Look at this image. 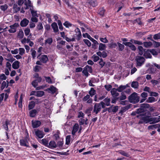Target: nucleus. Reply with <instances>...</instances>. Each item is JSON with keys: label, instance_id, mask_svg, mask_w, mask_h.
I'll return each instance as SVG.
<instances>
[{"label": "nucleus", "instance_id": "f257e3e1", "mask_svg": "<svg viewBox=\"0 0 160 160\" xmlns=\"http://www.w3.org/2000/svg\"><path fill=\"white\" fill-rule=\"evenodd\" d=\"M24 4L26 6V7H24V9H27L30 8L32 17H38L37 11L33 10V7L31 4V2L30 0H28L27 2L26 0H25Z\"/></svg>", "mask_w": 160, "mask_h": 160}, {"label": "nucleus", "instance_id": "f03ea898", "mask_svg": "<svg viewBox=\"0 0 160 160\" xmlns=\"http://www.w3.org/2000/svg\"><path fill=\"white\" fill-rule=\"evenodd\" d=\"M140 98L138 94L136 92H133L128 97L129 102L134 104L138 102L139 101Z\"/></svg>", "mask_w": 160, "mask_h": 160}, {"label": "nucleus", "instance_id": "7ed1b4c3", "mask_svg": "<svg viewBox=\"0 0 160 160\" xmlns=\"http://www.w3.org/2000/svg\"><path fill=\"white\" fill-rule=\"evenodd\" d=\"M105 108V103L103 102H101L99 103H95L94 107L93 112L97 114L100 112L102 108Z\"/></svg>", "mask_w": 160, "mask_h": 160}, {"label": "nucleus", "instance_id": "20e7f679", "mask_svg": "<svg viewBox=\"0 0 160 160\" xmlns=\"http://www.w3.org/2000/svg\"><path fill=\"white\" fill-rule=\"evenodd\" d=\"M135 60L137 62V65L138 66H141L144 63L145 59L142 56H137Z\"/></svg>", "mask_w": 160, "mask_h": 160}, {"label": "nucleus", "instance_id": "39448f33", "mask_svg": "<svg viewBox=\"0 0 160 160\" xmlns=\"http://www.w3.org/2000/svg\"><path fill=\"white\" fill-rule=\"evenodd\" d=\"M136 112L138 114H139L137 115V117L140 118V117H142V116H144L145 114H148L149 113L148 112H144L143 109L141 108L138 109L137 110Z\"/></svg>", "mask_w": 160, "mask_h": 160}, {"label": "nucleus", "instance_id": "423d86ee", "mask_svg": "<svg viewBox=\"0 0 160 160\" xmlns=\"http://www.w3.org/2000/svg\"><path fill=\"white\" fill-rule=\"evenodd\" d=\"M28 136H26L25 138H24V139H21L20 140V145L21 146H25L26 147H29V143L27 141V139H28Z\"/></svg>", "mask_w": 160, "mask_h": 160}, {"label": "nucleus", "instance_id": "0eeeda50", "mask_svg": "<svg viewBox=\"0 0 160 160\" xmlns=\"http://www.w3.org/2000/svg\"><path fill=\"white\" fill-rule=\"evenodd\" d=\"M123 44L125 46H128L132 51H135L136 49V48L135 46L130 42H123Z\"/></svg>", "mask_w": 160, "mask_h": 160}, {"label": "nucleus", "instance_id": "6e6552de", "mask_svg": "<svg viewBox=\"0 0 160 160\" xmlns=\"http://www.w3.org/2000/svg\"><path fill=\"white\" fill-rule=\"evenodd\" d=\"M32 125L33 128H36L39 127L41 124V122L40 121L36 120L32 121Z\"/></svg>", "mask_w": 160, "mask_h": 160}, {"label": "nucleus", "instance_id": "1a4fd4ad", "mask_svg": "<svg viewBox=\"0 0 160 160\" xmlns=\"http://www.w3.org/2000/svg\"><path fill=\"white\" fill-rule=\"evenodd\" d=\"M39 59L43 63H46L48 61V58L46 55H42L41 56Z\"/></svg>", "mask_w": 160, "mask_h": 160}, {"label": "nucleus", "instance_id": "9d476101", "mask_svg": "<svg viewBox=\"0 0 160 160\" xmlns=\"http://www.w3.org/2000/svg\"><path fill=\"white\" fill-rule=\"evenodd\" d=\"M118 106H114L112 105L108 108V111L109 112H116L118 111Z\"/></svg>", "mask_w": 160, "mask_h": 160}, {"label": "nucleus", "instance_id": "9b49d317", "mask_svg": "<svg viewBox=\"0 0 160 160\" xmlns=\"http://www.w3.org/2000/svg\"><path fill=\"white\" fill-rule=\"evenodd\" d=\"M35 134L38 137L40 138H42L44 135V134L43 132L39 130H37L35 131Z\"/></svg>", "mask_w": 160, "mask_h": 160}, {"label": "nucleus", "instance_id": "f8f14e48", "mask_svg": "<svg viewBox=\"0 0 160 160\" xmlns=\"http://www.w3.org/2000/svg\"><path fill=\"white\" fill-rule=\"evenodd\" d=\"M18 24L15 23L12 25L10 26L11 29L8 30V31L10 33H14L16 31V28L18 26Z\"/></svg>", "mask_w": 160, "mask_h": 160}, {"label": "nucleus", "instance_id": "ddd939ff", "mask_svg": "<svg viewBox=\"0 0 160 160\" xmlns=\"http://www.w3.org/2000/svg\"><path fill=\"white\" fill-rule=\"evenodd\" d=\"M47 147L50 148H55L57 147V145L54 141H51L49 144L48 143Z\"/></svg>", "mask_w": 160, "mask_h": 160}, {"label": "nucleus", "instance_id": "4468645a", "mask_svg": "<svg viewBox=\"0 0 160 160\" xmlns=\"http://www.w3.org/2000/svg\"><path fill=\"white\" fill-rule=\"evenodd\" d=\"M20 62L18 61H15L12 64V68L15 69H18L20 67Z\"/></svg>", "mask_w": 160, "mask_h": 160}, {"label": "nucleus", "instance_id": "2eb2a0df", "mask_svg": "<svg viewBox=\"0 0 160 160\" xmlns=\"http://www.w3.org/2000/svg\"><path fill=\"white\" fill-rule=\"evenodd\" d=\"M29 21L26 18L23 19L20 22V25L22 27L26 26L28 24Z\"/></svg>", "mask_w": 160, "mask_h": 160}, {"label": "nucleus", "instance_id": "dca6fc26", "mask_svg": "<svg viewBox=\"0 0 160 160\" xmlns=\"http://www.w3.org/2000/svg\"><path fill=\"white\" fill-rule=\"evenodd\" d=\"M147 114H145L144 116L141 117V120H142L144 122L146 123H148L149 122L150 117L147 116Z\"/></svg>", "mask_w": 160, "mask_h": 160}, {"label": "nucleus", "instance_id": "f3484780", "mask_svg": "<svg viewBox=\"0 0 160 160\" xmlns=\"http://www.w3.org/2000/svg\"><path fill=\"white\" fill-rule=\"evenodd\" d=\"M51 27L54 32H57L58 31V29L57 24L56 22H53L51 24Z\"/></svg>", "mask_w": 160, "mask_h": 160}, {"label": "nucleus", "instance_id": "a211bd4d", "mask_svg": "<svg viewBox=\"0 0 160 160\" xmlns=\"http://www.w3.org/2000/svg\"><path fill=\"white\" fill-rule=\"evenodd\" d=\"M79 128V125L78 124L76 123L74 125L72 133L73 135H74L76 132L78 131Z\"/></svg>", "mask_w": 160, "mask_h": 160}, {"label": "nucleus", "instance_id": "6ab92c4d", "mask_svg": "<svg viewBox=\"0 0 160 160\" xmlns=\"http://www.w3.org/2000/svg\"><path fill=\"white\" fill-rule=\"evenodd\" d=\"M118 90L117 89L113 88L111 91V92L113 97L118 96L119 95V93L117 92Z\"/></svg>", "mask_w": 160, "mask_h": 160}, {"label": "nucleus", "instance_id": "aec40b11", "mask_svg": "<svg viewBox=\"0 0 160 160\" xmlns=\"http://www.w3.org/2000/svg\"><path fill=\"white\" fill-rule=\"evenodd\" d=\"M149 122L150 124H154L158 122L157 117L150 118Z\"/></svg>", "mask_w": 160, "mask_h": 160}, {"label": "nucleus", "instance_id": "412c9836", "mask_svg": "<svg viewBox=\"0 0 160 160\" xmlns=\"http://www.w3.org/2000/svg\"><path fill=\"white\" fill-rule=\"evenodd\" d=\"M53 42L52 38H48L45 40L44 44L45 45L48 44L50 45Z\"/></svg>", "mask_w": 160, "mask_h": 160}, {"label": "nucleus", "instance_id": "4be33fe9", "mask_svg": "<svg viewBox=\"0 0 160 160\" xmlns=\"http://www.w3.org/2000/svg\"><path fill=\"white\" fill-rule=\"evenodd\" d=\"M138 50L139 54L140 55H142L143 54L145 51V49L143 48V47L140 46H138Z\"/></svg>", "mask_w": 160, "mask_h": 160}, {"label": "nucleus", "instance_id": "5701e85b", "mask_svg": "<svg viewBox=\"0 0 160 160\" xmlns=\"http://www.w3.org/2000/svg\"><path fill=\"white\" fill-rule=\"evenodd\" d=\"M144 56L147 58H152V56L151 54L150 51L148 50L145 52L144 53Z\"/></svg>", "mask_w": 160, "mask_h": 160}, {"label": "nucleus", "instance_id": "b1692460", "mask_svg": "<svg viewBox=\"0 0 160 160\" xmlns=\"http://www.w3.org/2000/svg\"><path fill=\"white\" fill-rule=\"evenodd\" d=\"M88 3V6H92L93 7H95L97 5V2L95 0H91Z\"/></svg>", "mask_w": 160, "mask_h": 160}, {"label": "nucleus", "instance_id": "393cba45", "mask_svg": "<svg viewBox=\"0 0 160 160\" xmlns=\"http://www.w3.org/2000/svg\"><path fill=\"white\" fill-rule=\"evenodd\" d=\"M12 9L13 12L14 13H16L20 10V8L18 7L17 5L14 4Z\"/></svg>", "mask_w": 160, "mask_h": 160}, {"label": "nucleus", "instance_id": "a878e982", "mask_svg": "<svg viewBox=\"0 0 160 160\" xmlns=\"http://www.w3.org/2000/svg\"><path fill=\"white\" fill-rule=\"evenodd\" d=\"M106 48V45L105 44L100 43L99 44L98 49L100 51H103Z\"/></svg>", "mask_w": 160, "mask_h": 160}, {"label": "nucleus", "instance_id": "bb28decb", "mask_svg": "<svg viewBox=\"0 0 160 160\" xmlns=\"http://www.w3.org/2000/svg\"><path fill=\"white\" fill-rule=\"evenodd\" d=\"M156 101L155 98L153 97H149L146 100V102L148 103H152Z\"/></svg>", "mask_w": 160, "mask_h": 160}, {"label": "nucleus", "instance_id": "cd10ccee", "mask_svg": "<svg viewBox=\"0 0 160 160\" xmlns=\"http://www.w3.org/2000/svg\"><path fill=\"white\" fill-rule=\"evenodd\" d=\"M37 110L35 109H33L29 112L30 116L32 117H35L37 113Z\"/></svg>", "mask_w": 160, "mask_h": 160}, {"label": "nucleus", "instance_id": "c85d7f7f", "mask_svg": "<svg viewBox=\"0 0 160 160\" xmlns=\"http://www.w3.org/2000/svg\"><path fill=\"white\" fill-rule=\"evenodd\" d=\"M48 90L50 91L52 93H54L57 91V88L53 86H51Z\"/></svg>", "mask_w": 160, "mask_h": 160}, {"label": "nucleus", "instance_id": "c756f323", "mask_svg": "<svg viewBox=\"0 0 160 160\" xmlns=\"http://www.w3.org/2000/svg\"><path fill=\"white\" fill-rule=\"evenodd\" d=\"M36 93V96L39 97H42L44 94V92L41 91H37Z\"/></svg>", "mask_w": 160, "mask_h": 160}, {"label": "nucleus", "instance_id": "7c9ffc66", "mask_svg": "<svg viewBox=\"0 0 160 160\" xmlns=\"http://www.w3.org/2000/svg\"><path fill=\"white\" fill-rule=\"evenodd\" d=\"M138 86V83L137 81H133L131 84V86L135 88H137Z\"/></svg>", "mask_w": 160, "mask_h": 160}, {"label": "nucleus", "instance_id": "2f4dec72", "mask_svg": "<svg viewBox=\"0 0 160 160\" xmlns=\"http://www.w3.org/2000/svg\"><path fill=\"white\" fill-rule=\"evenodd\" d=\"M8 8V6L7 5L5 4L3 5H1L0 6V8L2 11L4 12L7 10Z\"/></svg>", "mask_w": 160, "mask_h": 160}, {"label": "nucleus", "instance_id": "473e14b6", "mask_svg": "<svg viewBox=\"0 0 160 160\" xmlns=\"http://www.w3.org/2000/svg\"><path fill=\"white\" fill-rule=\"evenodd\" d=\"M7 82L5 81H3L2 83V86L1 87V88L2 89H3L6 87H7L8 86V81H7Z\"/></svg>", "mask_w": 160, "mask_h": 160}, {"label": "nucleus", "instance_id": "72a5a7b5", "mask_svg": "<svg viewBox=\"0 0 160 160\" xmlns=\"http://www.w3.org/2000/svg\"><path fill=\"white\" fill-rule=\"evenodd\" d=\"M104 102L105 103V106H109L110 105V98H106L104 100Z\"/></svg>", "mask_w": 160, "mask_h": 160}, {"label": "nucleus", "instance_id": "f704fd0d", "mask_svg": "<svg viewBox=\"0 0 160 160\" xmlns=\"http://www.w3.org/2000/svg\"><path fill=\"white\" fill-rule=\"evenodd\" d=\"M35 105V103L33 101L31 102L28 105V108L29 110L31 109L34 108Z\"/></svg>", "mask_w": 160, "mask_h": 160}, {"label": "nucleus", "instance_id": "c9c22d12", "mask_svg": "<svg viewBox=\"0 0 160 160\" xmlns=\"http://www.w3.org/2000/svg\"><path fill=\"white\" fill-rule=\"evenodd\" d=\"M31 54L32 56L33 59H35L36 57V52L35 50L32 48L31 49Z\"/></svg>", "mask_w": 160, "mask_h": 160}, {"label": "nucleus", "instance_id": "e433bc0d", "mask_svg": "<svg viewBox=\"0 0 160 160\" xmlns=\"http://www.w3.org/2000/svg\"><path fill=\"white\" fill-rule=\"evenodd\" d=\"M119 153L120 154H121L122 155H123L124 156L127 157H129V155L127 153L121 150L118 151Z\"/></svg>", "mask_w": 160, "mask_h": 160}, {"label": "nucleus", "instance_id": "4c0bfd02", "mask_svg": "<svg viewBox=\"0 0 160 160\" xmlns=\"http://www.w3.org/2000/svg\"><path fill=\"white\" fill-rule=\"evenodd\" d=\"M89 94L91 97H92L96 93V91L94 90V88H91L90 91L89 92Z\"/></svg>", "mask_w": 160, "mask_h": 160}, {"label": "nucleus", "instance_id": "58836bf2", "mask_svg": "<svg viewBox=\"0 0 160 160\" xmlns=\"http://www.w3.org/2000/svg\"><path fill=\"white\" fill-rule=\"evenodd\" d=\"M85 68L88 72H89L90 73H92V70L91 66L87 65L85 67Z\"/></svg>", "mask_w": 160, "mask_h": 160}, {"label": "nucleus", "instance_id": "ea45409f", "mask_svg": "<svg viewBox=\"0 0 160 160\" xmlns=\"http://www.w3.org/2000/svg\"><path fill=\"white\" fill-rule=\"evenodd\" d=\"M105 12V9L103 8H101L99 9L98 13L101 16H103L104 15Z\"/></svg>", "mask_w": 160, "mask_h": 160}, {"label": "nucleus", "instance_id": "a19ab883", "mask_svg": "<svg viewBox=\"0 0 160 160\" xmlns=\"http://www.w3.org/2000/svg\"><path fill=\"white\" fill-rule=\"evenodd\" d=\"M92 58L93 59V61L95 62H97L100 59L99 57L98 56L96 55L95 54H94L92 56Z\"/></svg>", "mask_w": 160, "mask_h": 160}, {"label": "nucleus", "instance_id": "79ce46f5", "mask_svg": "<svg viewBox=\"0 0 160 160\" xmlns=\"http://www.w3.org/2000/svg\"><path fill=\"white\" fill-rule=\"evenodd\" d=\"M18 50L19 54L21 56H22L25 53V50L24 48H19Z\"/></svg>", "mask_w": 160, "mask_h": 160}, {"label": "nucleus", "instance_id": "37998d69", "mask_svg": "<svg viewBox=\"0 0 160 160\" xmlns=\"http://www.w3.org/2000/svg\"><path fill=\"white\" fill-rule=\"evenodd\" d=\"M24 36V33L22 30H19L18 34V37L19 38H22Z\"/></svg>", "mask_w": 160, "mask_h": 160}, {"label": "nucleus", "instance_id": "c03bdc74", "mask_svg": "<svg viewBox=\"0 0 160 160\" xmlns=\"http://www.w3.org/2000/svg\"><path fill=\"white\" fill-rule=\"evenodd\" d=\"M81 37L82 36H79V37H78V34H77L75 33V34L73 35V36L72 38L74 39V41H75V39L77 40V41L79 40Z\"/></svg>", "mask_w": 160, "mask_h": 160}, {"label": "nucleus", "instance_id": "a18cd8bd", "mask_svg": "<svg viewBox=\"0 0 160 160\" xmlns=\"http://www.w3.org/2000/svg\"><path fill=\"white\" fill-rule=\"evenodd\" d=\"M117 44L119 48V50L120 51H122L124 48V45L118 42L117 43Z\"/></svg>", "mask_w": 160, "mask_h": 160}, {"label": "nucleus", "instance_id": "49530a36", "mask_svg": "<svg viewBox=\"0 0 160 160\" xmlns=\"http://www.w3.org/2000/svg\"><path fill=\"white\" fill-rule=\"evenodd\" d=\"M5 69H7L10 71L11 70V65L9 62H7L6 63V68Z\"/></svg>", "mask_w": 160, "mask_h": 160}, {"label": "nucleus", "instance_id": "de8ad7c7", "mask_svg": "<svg viewBox=\"0 0 160 160\" xmlns=\"http://www.w3.org/2000/svg\"><path fill=\"white\" fill-rule=\"evenodd\" d=\"M158 126V125L157 124L150 125L148 127V129H154L157 128Z\"/></svg>", "mask_w": 160, "mask_h": 160}, {"label": "nucleus", "instance_id": "09e8293b", "mask_svg": "<svg viewBox=\"0 0 160 160\" xmlns=\"http://www.w3.org/2000/svg\"><path fill=\"white\" fill-rule=\"evenodd\" d=\"M74 31L76 33V34H78V37H79V36H82L80 30L78 28H77L76 29H75Z\"/></svg>", "mask_w": 160, "mask_h": 160}, {"label": "nucleus", "instance_id": "8fccbe9b", "mask_svg": "<svg viewBox=\"0 0 160 160\" xmlns=\"http://www.w3.org/2000/svg\"><path fill=\"white\" fill-rule=\"evenodd\" d=\"M37 28L38 30H43V27L41 22H39L37 26Z\"/></svg>", "mask_w": 160, "mask_h": 160}, {"label": "nucleus", "instance_id": "3c124183", "mask_svg": "<svg viewBox=\"0 0 160 160\" xmlns=\"http://www.w3.org/2000/svg\"><path fill=\"white\" fill-rule=\"evenodd\" d=\"M46 82L48 83H52V82L51 79V78L49 77H44Z\"/></svg>", "mask_w": 160, "mask_h": 160}, {"label": "nucleus", "instance_id": "603ef678", "mask_svg": "<svg viewBox=\"0 0 160 160\" xmlns=\"http://www.w3.org/2000/svg\"><path fill=\"white\" fill-rule=\"evenodd\" d=\"M63 25L66 28H69V27H71L72 26V24L69 22L68 21H66L64 23Z\"/></svg>", "mask_w": 160, "mask_h": 160}, {"label": "nucleus", "instance_id": "864d4df0", "mask_svg": "<svg viewBox=\"0 0 160 160\" xmlns=\"http://www.w3.org/2000/svg\"><path fill=\"white\" fill-rule=\"evenodd\" d=\"M84 43L88 47L91 46V43L90 42L88 39H84L83 40Z\"/></svg>", "mask_w": 160, "mask_h": 160}, {"label": "nucleus", "instance_id": "5fc2aeb1", "mask_svg": "<svg viewBox=\"0 0 160 160\" xmlns=\"http://www.w3.org/2000/svg\"><path fill=\"white\" fill-rule=\"evenodd\" d=\"M70 136L69 135L67 136L66 138V144L68 145L69 144L70 142Z\"/></svg>", "mask_w": 160, "mask_h": 160}, {"label": "nucleus", "instance_id": "6e6d98bb", "mask_svg": "<svg viewBox=\"0 0 160 160\" xmlns=\"http://www.w3.org/2000/svg\"><path fill=\"white\" fill-rule=\"evenodd\" d=\"M126 87L125 86L121 85L117 89L118 91L119 92H122L123 90H124Z\"/></svg>", "mask_w": 160, "mask_h": 160}, {"label": "nucleus", "instance_id": "4d7b16f0", "mask_svg": "<svg viewBox=\"0 0 160 160\" xmlns=\"http://www.w3.org/2000/svg\"><path fill=\"white\" fill-rule=\"evenodd\" d=\"M152 43L150 42H144V45L146 48H148L152 45Z\"/></svg>", "mask_w": 160, "mask_h": 160}, {"label": "nucleus", "instance_id": "13d9d810", "mask_svg": "<svg viewBox=\"0 0 160 160\" xmlns=\"http://www.w3.org/2000/svg\"><path fill=\"white\" fill-rule=\"evenodd\" d=\"M82 72L87 77H88L89 75L88 73V72L85 68V67L83 68V70L82 71Z\"/></svg>", "mask_w": 160, "mask_h": 160}, {"label": "nucleus", "instance_id": "bf43d9fd", "mask_svg": "<svg viewBox=\"0 0 160 160\" xmlns=\"http://www.w3.org/2000/svg\"><path fill=\"white\" fill-rule=\"evenodd\" d=\"M25 35L28 36L30 33V30L29 28H26L24 30Z\"/></svg>", "mask_w": 160, "mask_h": 160}, {"label": "nucleus", "instance_id": "052dcab7", "mask_svg": "<svg viewBox=\"0 0 160 160\" xmlns=\"http://www.w3.org/2000/svg\"><path fill=\"white\" fill-rule=\"evenodd\" d=\"M6 76L3 74H2L0 75V82L3 80L6 79Z\"/></svg>", "mask_w": 160, "mask_h": 160}, {"label": "nucleus", "instance_id": "680f3d73", "mask_svg": "<svg viewBox=\"0 0 160 160\" xmlns=\"http://www.w3.org/2000/svg\"><path fill=\"white\" fill-rule=\"evenodd\" d=\"M42 142L43 144L46 146H48V142L45 139H43L42 140Z\"/></svg>", "mask_w": 160, "mask_h": 160}, {"label": "nucleus", "instance_id": "e2e57ef3", "mask_svg": "<svg viewBox=\"0 0 160 160\" xmlns=\"http://www.w3.org/2000/svg\"><path fill=\"white\" fill-rule=\"evenodd\" d=\"M126 97L125 94H124L123 93H121V95L119 97V99L120 100H124L126 99Z\"/></svg>", "mask_w": 160, "mask_h": 160}, {"label": "nucleus", "instance_id": "0e129e2a", "mask_svg": "<svg viewBox=\"0 0 160 160\" xmlns=\"http://www.w3.org/2000/svg\"><path fill=\"white\" fill-rule=\"evenodd\" d=\"M148 94L147 93L145 92H143L141 93L140 96L142 98H146L148 97Z\"/></svg>", "mask_w": 160, "mask_h": 160}, {"label": "nucleus", "instance_id": "69168bd1", "mask_svg": "<svg viewBox=\"0 0 160 160\" xmlns=\"http://www.w3.org/2000/svg\"><path fill=\"white\" fill-rule=\"evenodd\" d=\"M100 41L102 42H103L104 43H107L108 42V40L106 39V38H100Z\"/></svg>", "mask_w": 160, "mask_h": 160}, {"label": "nucleus", "instance_id": "338daca9", "mask_svg": "<svg viewBox=\"0 0 160 160\" xmlns=\"http://www.w3.org/2000/svg\"><path fill=\"white\" fill-rule=\"evenodd\" d=\"M153 38L155 40L158 39L160 38V33L155 34L153 37Z\"/></svg>", "mask_w": 160, "mask_h": 160}, {"label": "nucleus", "instance_id": "774afa93", "mask_svg": "<svg viewBox=\"0 0 160 160\" xmlns=\"http://www.w3.org/2000/svg\"><path fill=\"white\" fill-rule=\"evenodd\" d=\"M99 63L101 67L102 68L104 65L105 62L103 61L102 58H101Z\"/></svg>", "mask_w": 160, "mask_h": 160}]
</instances>
